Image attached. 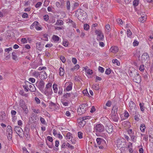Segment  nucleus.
<instances>
[{"instance_id": "obj_1", "label": "nucleus", "mask_w": 153, "mask_h": 153, "mask_svg": "<svg viewBox=\"0 0 153 153\" xmlns=\"http://www.w3.org/2000/svg\"><path fill=\"white\" fill-rule=\"evenodd\" d=\"M76 15L78 19L82 22L86 19L87 17L86 12L81 9H79L76 10Z\"/></svg>"}, {"instance_id": "obj_2", "label": "nucleus", "mask_w": 153, "mask_h": 153, "mask_svg": "<svg viewBox=\"0 0 153 153\" xmlns=\"http://www.w3.org/2000/svg\"><path fill=\"white\" fill-rule=\"evenodd\" d=\"M88 108V104H87L84 103L80 105L77 109L78 114L82 115L86 112Z\"/></svg>"}, {"instance_id": "obj_3", "label": "nucleus", "mask_w": 153, "mask_h": 153, "mask_svg": "<svg viewBox=\"0 0 153 153\" xmlns=\"http://www.w3.org/2000/svg\"><path fill=\"white\" fill-rule=\"evenodd\" d=\"M126 140L123 138L118 139L117 140V147L119 148H125L126 147Z\"/></svg>"}, {"instance_id": "obj_4", "label": "nucleus", "mask_w": 153, "mask_h": 153, "mask_svg": "<svg viewBox=\"0 0 153 153\" xmlns=\"http://www.w3.org/2000/svg\"><path fill=\"white\" fill-rule=\"evenodd\" d=\"M129 111L130 114L133 115L136 114L137 111V108L136 104L132 101L129 102Z\"/></svg>"}, {"instance_id": "obj_5", "label": "nucleus", "mask_w": 153, "mask_h": 153, "mask_svg": "<svg viewBox=\"0 0 153 153\" xmlns=\"http://www.w3.org/2000/svg\"><path fill=\"white\" fill-rule=\"evenodd\" d=\"M94 130L96 132L101 133L104 131V127L101 124H97L94 127Z\"/></svg>"}, {"instance_id": "obj_6", "label": "nucleus", "mask_w": 153, "mask_h": 153, "mask_svg": "<svg viewBox=\"0 0 153 153\" xmlns=\"http://www.w3.org/2000/svg\"><path fill=\"white\" fill-rule=\"evenodd\" d=\"M96 141L98 147L100 149H102L104 148V146L106 142L105 140L101 138H97Z\"/></svg>"}, {"instance_id": "obj_7", "label": "nucleus", "mask_w": 153, "mask_h": 153, "mask_svg": "<svg viewBox=\"0 0 153 153\" xmlns=\"http://www.w3.org/2000/svg\"><path fill=\"white\" fill-rule=\"evenodd\" d=\"M95 33L97 35V39L98 41H103L104 39V35L103 33L100 30H97L95 31Z\"/></svg>"}, {"instance_id": "obj_8", "label": "nucleus", "mask_w": 153, "mask_h": 153, "mask_svg": "<svg viewBox=\"0 0 153 153\" xmlns=\"http://www.w3.org/2000/svg\"><path fill=\"white\" fill-rule=\"evenodd\" d=\"M40 91L42 93L47 96L51 95L53 93L52 88H45L44 89H41Z\"/></svg>"}, {"instance_id": "obj_9", "label": "nucleus", "mask_w": 153, "mask_h": 153, "mask_svg": "<svg viewBox=\"0 0 153 153\" xmlns=\"http://www.w3.org/2000/svg\"><path fill=\"white\" fill-rule=\"evenodd\" d=\"M149 60V57L148 53H144L141 56V62L146 63Z\"/></svg>"}, {"instance_id": "obj_10", "label": "nucleus", "mask_w": 153, "mask_h": 153, "mask_svg": "<svg viewBox=\"0 0 153 153\" xmlns=\"http://www.w3.org/2000/svg\"><path fill=\"white\" fill-rule=\"evenodd\" d=\"M14 130L19 137H22V133L23 131L20 127L16 126L14 128Z\"/></svg>"}, {"instance_id": "obj_11", "label": "nucleus", "mask_w": 153, "mask_h": 153, "mask_svg": "<svg viewBox=\"0 0 153 153\" xmlns=\"http://www.w3.org/2000/svg\"><path fill=\"white\" fill-rule=\"evenodd\" d=\"M39 77L41 80L45 79L47 77L45 72L44 71L40 72V73H39Z\"/></svg>"}, {"instance_id": "obj_12", "label": "nucleus", "mask_w": 153, "mask_h": 153, "mask_svg": "<svg viewBox=\"0 0 153 153\" xmlns=\"http://www.w3.org/2000/svg\"><path fill=\"white\" fill-rule=\"evenodd\" d=\"M119 119L118 114H112L111 115V119L114 122H117Z\"/></svg>"}, {"instance_id": "obj_13", "label": "nucleus", "mask_w": 153, "mask_h": 153, "mask_svg": "<svg viewBox=\"0 0 153 153\" xmlns=\"http://www.w3.org/2000/svg\"><path fill=\"white\" fill-rule=\"evenodd\" d=\"M26 84L29 85V90L31 92H34L36 91V88L35 86L33 84L28 82H26Z\"/></svg>"}, {"instance_id": "obj_14", "label": "nucleus", "mask_w": 153, "mask_h": 153, "mask_svg": "<svg viewBox=\"0 0 153 153\" xmlns=\"http://www.w3.org/2000/svg\"><path fill=\"white\" fill-rule=\"evenodd\" d=\"M133 81L137 83H140L141 81V78L139 74L137 75L133 79Z\"/></svg>"}, {"instance_id": "obj_15", "label": "nucleus", "mask_w": 153, "mask_h": 153, "mask_svg": "<svg viewBox=\"0 0 153 153\" xmlns=\"http://www.w3.org/2000/svg\"><path fill=\"white\" fill-rule=\"evenodd\" d=\"M30 28L32 29L35 28L37 30H38V22L37 21L34 22L30 26Z\"/></svg>"}, {"instance_id": "obj_16", "label": "nucleus", "mask_w": 153, "mask_h": 153, "mask_svg": "<svg viewBox=\"0 0 153 153\" xmlns=\"http://www.w3.org/2000/svg\"><path fill=\"white\" fill-rule=\"evenodd\" d=\"M29 131V129L28 128H25L23 133L25 134V137L27 139L30 137Z\"/></svg>"}, {"instance_id": "obj_17", "label": "nucleus", "mask_w": 153, "mask_h": 153, "mask_svg": "<svg viewBox=\"0 0 153 153\" xmlns=\"http://www.w3.org/2000/svg\"><path fill=\"white\" fill-rule=\"evenodd\" d=\"M110 51L113 53H116L118 51V48L117 46H112L110 49Z\"/></svg>"}, {"instance_id": "obj_18", "label": "nucleus", "mask_w": 153, "mask_h": 153, "mask_svg": "<svg viewBox=\"0 0 153 153\" xmlns=\"http://www.w3.org/2000/svg\"><path fill=\"white\" fill-rule=\"evenodd\" d=\"M68 22L70 24V25H71L74 28H76V25L75 23L70 19L68 20Z\"/></svg>"}, {"instance_id": "obj_19", "label": "nucleus", "mask_w": 153, "mask_h": 153, "mask_svg": "<svg viewBox=\"0 0 153 153\" xmlns=\"http://www.w3.org/2000/svg\"><path fill=\"white\" fill-rule=\"evenodd\" d=\"M71 93H67L64 94L63 97L68 100H71Z\"/></svg>"}, {"instance_id": "obj_20", "label": "nucleus", "mask_w": 153, "mask_h": 153, "mask_svg": "<svg viewBox=\"0 0 153 153\" xmlns=\"http://www.w3.org/2000/svg\"><path fill=\"white\" fill-rule=\"evenodd\" d=\"M106 130L107 132L109 134L111 133L113 130L112 127L111 126H108L106 128Z\"/></svg>"}, {"instance_id": "obj_21", "label": "nucleus", "mask_w": 153, "mask_h": 153, "mask_svg": "<svg viewBox=\"0 0 153 153\" xmlns=\"http://www.w3.org/2000/svg\"><path fill=\"white\" fill-rule=\"evenodd\" d=\"M131 140L133 142H135L137 140V137L133 135V134H131L130 135Z\"/></svg>"}, {"instance_id": "obj_22", "label": "nucleus", "mask_w": 153, "mask_h": 153, "mask_svg": "<svg viewBox=\"0 0 153 153\" xmlns=\"http://www.w3.org/2000/svg\"><path fill=\"white\" fill-rule=\"evenodd\" d=\"M39 89L40 90V91L41 89H44L45 84L44 81L42 80L41 81L39 82Z\"/></svg>"}, {"instance_id": "obj_23", "label": "nucleus", "mask_w": 153, "mask_h": 153, "mask_svg": "<svg viewBox=\"0 0 153 153\" xmlns=\"http://www.w3.org/2000/svg\"><path fill=\"white\" fill-rule=\"evenodd\" d=\"M112 111H113V112H112V114H117L118 107L116 105H114L113 106L112 108Z\"/></svg>"}, {"instance_id": "obj_24", "label": "nucleus", "mask_w": 153, "mask_h": 153, "mask_svg": "<svg viewBox=\"0 0 153 153\" xmlns=\"http://www.w3.org/2000/svg\"><path fill=\"white\" fill-rule=\"evenodd\" d=\"M64 24L63 22L60 19H58L57 20L55 25L58 26H60Z\"/></svg>"}, {"instance_id": "obj_25", "label": "nucleus", "mask_w": 153, "mask_h": 153, "mask_svg": "<svg viewBox=\"0 0 153 153\" xmlns=\"http://www.w3.org/2000/svg\"><path fill=\"white\" fill-rule=\"evenodd\" d=\"M33 111L35 113L34 114H33V118L34 119H35V120H36V118H37L36 115H35V114H36L38 113V110L36 109H33Z\"/></svg>"}, {"instance_id": "obj_26", "label": "nucleus", "mask_w": 153, "mask_h": 153, "mask_svg": "<svg viewBox=\"0 0 153 153\" xmlns=\"http://www.w3.org/2000/svg\"><path fill=\"white\" fill-rule=\"evenodd\" d=\"M59 74L60 76H63L65 74V70L62 67H60L59 68Z\"/></svg>"}, {"instance_id": "obj_27", "label": "nucleus", "mask_w": 153, "mask_h": 153, "mask_svg": "<svg viewBox=\"0 0 153 153\" xmlns=\"http://www.w3.org/2000/svg\"><path fill=\"white\" fill-rule=\"evenodd\" d=\"M73 83L72 82H70L68 86L66 88V90L67 91H71L72 89Z\"/></svg>"}, {"instance_id": "obj_28", "label": "nucleus", "mask_w": 153, "mask_h": 153, "mask_svg": "<svg viewBox=\"0 0 153 153\" xmlns=\"http://www.w3.org/2000/svg\"><path fill=\"white\" fill-rule=\"evenodd\" d=\"M53 88L55 93H57L58 91L57 85L56 84H54L53 85Z\"/></svg>"}, {"instance_id": "obj_29", "label": "nucleus", "mask_w": 153, "mask_h": 153, "mask_svg": "<svg viewBox=\"0 0 153 153\" xmlns=\"http://www.w3.org/2000/svg\"><path fill=\"white\" fill-rule=\"evenodd\" d=\"M146 16H141V17L139 18L138 20L141 22H144L146 20Z\"/></svg>"}, {"instance_id": "obj_30", "label": "nucleus", "mask_w": 153, "mask_h": 153, "mask_svg": "<svg viewBox=\"0 0 153 153\" xmlns=\"http://www.w3.org/2000/svg\"><path fill=\"white\" fill-rule=\"evenodd\" d=\"M92 88L95 90H98L100 88L99 85L97 84H93L92 85Z\"/></svg>"}, {"instance_id": "obj_31", "label": "nucleus", "mask_w": 153, "mask_h": 153, "mask_svg": "<svg viewBox=\"0 0 153 153\" xmlns=\"http://www.w3.org/2000/svg\"><path fill=\"white\" fill-rule=\"evenodd\" d=\"M146 128V126L144 124H141L140 126V129L141 131L142 132H144L145 131V129Z\"/></svg>"}, {"instance_id": "obj_32", "label": "nucleus", "mask_w": 153, "mask_h": 153, "mask_svg": "<svg viewBox=\"0 0 153 153\" xmlns=\"http://www.w3.org/2000/svg\"><path fill=\"white\" fill-rule=\"evenodd\" d=\"M7 128V132H8V134L10 135V134H12L13 132L11 127L10 126H8Z\"/></svg>"}, {"instance_id": "obj_33", "label": "nucleus", "mask_w": 153, "mask_h": 153, "mask_svg": "<svg viewBox=\"0 0 153 153\" xmlns=\"http://www.w3.org/2000/svg\"><path fill=\"white\" fill-rule=\"evenodd\" d=\"M128 72L129 73V76L131 77L133 76V74H136V71L135 70L131 71L130 70L128 71Z\"/></svg>"}, {"instance_id": "obj_34", "label": "nucleus", "mask_w": 153, "mask_h": 153, "mask_svg": "<svg viewBox=\"0 0 153 153\" xmlns=\"http://www.w3.org/2000/svg\"><path fill=\"white\" fill-rule=\"evenodd\" d=\"M52 39L55 41L57 42L59 40V38L57 35H54L52 37Z\"/></svg>"}, {"instance_id": "obj_35", "label": "nucleus", "mask_w": 153, "mask_h": 153, "mask_svg": "<svg viewBox=\"0 0 153 153\" xmlns=\"http://www.w3.org/2000/svg\"><path fill=\"white\" fill-rule=\"evenodd\" d=\"M71 135H72V134L71 133H70L69 132H68V133L67 134L66 136V139H70L71 138V139L73 138V137Z\"/></svg>"}, {"instance_id": "obj_36", "label": "nucleus", "mask_w": 153, "mask_h": 153, "mask_svg": "<svg viewBox=\"0 0 153 153\" xmlns=\"http://www.w3.org/2000/svg\"><path fill=\"white\" fill-rule=\"evenodd\" d=\"M144 104L143 103H140L139 104L141 110L143 112L145 110V107H144Z\"/></svg>"}, {"instance_id": "obj_37", "label": "nucleus", "mask_w": 153, "mask_h": 153, "mask_svg": "<svg viewBox=\"0 0 153 153\" xmlns=\"http://www.w3.org/2000/svg\"><path fill=\"white\" fill-rule=\"evenodd\" d=\"M19 103L20 106L22 108L26 105L25 104V102L23 100H20L19 101Z\"/></svg>"}, {"instance_id": "obj_38", "label": "nucleus", "mask_w": 153, "mask_h": 153, "mask_svg": "<svg viewBox=\"0 0 153 153\" xmlns=\"http://www.w3.org/2000/svg\"><path fill=\"white\" fill-rule=\"evenodd\" d=\"M86 73L89 75H91L93 73V71L90 69L85 68Z\"/></svg>"}, {"instance_id": "obj_39", "label": "nucleus", "mask_w": 153, "mask_h": 153, "mask_svg": "<svg viewBox=\"0 0 153 153\" xmlns=\"http://www.w3.org/2000/svg\"><path fill=\"white\" fill-rule=\"evenodd\" d=\"M127 36L128 37L131 38V36L132 34V32L129 29H128L127 31Z\"/></svg>"}, {"instance_id": "obj_40", "label": "nucleus", "mask_w": 153, "mask_h": 153, "mask_svg": "<svg viewBox=\"0 0 153 153\" xmlns=\"http://www.w3.org/2000/svg\"><path fill=\"white\" fill-rule=\"evenodd\" d=\"M24 111L25 112V114H27L28 112V110L27 107L26 105L25 106L23 107L22 108Z\"/></svg>"}, {"instance_id": "obj_41", "label": "nucleus", "mask_w": 153, "mask_h": 153, "mask_svg": "<svg viewBox=\"0 0 153 153\" xmlns=\"http://www.w3.org/2000/svg\"><path fill=\"white\" fill-rule=\"evenodd\" d=\"M12 59L14 60H16L17 59V56L16 55V53L15 52H13L12 53Z\"/></svg>"}, {"instance_id": "obj_42", "label": "nucleus", "mask_w": 153, "mask_h": 153, "mask_svg": "<svg viewBox=\"0 0 153 153\" xmlns=\"http://www.w3.org/2000/svg\"><path fill=\"white\" fill-rule=\"evenodd\" d=\"M86 121L83 120L82 121V120L81 123L80 124V127H83L86 124Z\"/></svg>"}, {"instance_id": "obj_43", "label": "nucleus", "mask_w": 153, "mask_h": 153, "mask_svg": "<svg viewBox=\"0 0 153 153\" xmlns=\"http://www.w3.org/2000/svg\"><path fill=\"white\" fill-rule=\"evenodd\" d=\"M139 0H134L133 2V4L134 6H136L138 4Z\"/></svg>"}, {"instance_id": "obj_44", "label": "nucleus", "mask_w": 153, "mask_h": 153, "mask_svg": "<svg viewBox=\"0 0 153 153\" xmlns=\"http://www.w3.org/2000/svg\"><path fill=\"white\" fill-rule=\"evenodd\" d=\"M26 85L23 86V88L25 89V90L26 92H28V89L29 88H28V86L29 85H27L26 84V82H25Z\"/></svg>"}, {"instance_id": "obj_45", "label": "nucleus", "mask_w": 153, "mask_h": 153, "mask_svg": "<svg viewBox=\"0 0 153 153\" xmlns=\"http://www.w3.org/2000/svg\"><path fill=\"white\" fill-rule=\"evenodd\" d=\"M105 27L106 30H107L106 31L108 32H109L110 29V25L109 24H107L106 25Z\"/></svg>"}, {"instance_id": "obj_46", "label": "nucleus", "mask_w": 153, "mask_h": 153, "mask_svg": "<svg viewBox=\"0 0 153 153\" xmlns=\"http://www.w3.org/2000/svg\"><path fill=\"white\" fill-rule=\"evenodd\" d=\"M111 73V70L110 68L106 69L105 71V74L107 75H109Z\"/></svg>"}, {"instance_id": "obj_47", "label": "nucleus", "mask_w": 153, "mask_h": 153, "mask_svg": "<svg viewBox=\"0 0 153 153\" xmlns=\"http://www.w3.org/2000/svg\"><path fill=\"white\" fill-rule=\"evenodd\" d=\"M84 28L85 30H88L89 28V26L87 24H84Z\"/></svg>"}, {"instance_id": "obj_48", "label": "nucleus", "mask_w": 153, "mask_h": 153, "mask_svg": "<svg viewBox=\"0 0 153 153\" xmlns=\"http://www.w3.org/2000/svg\"><path fill=\"white\" fill-rule=\"evenodd\" d=\"M78 137L81 139L82 138V133L81 131H79L78 132Z\"/></svg>"}, {"instance_id": "obj_49", "label": "nucleus", "mask_w": 153, "mask_h": 153, "mask_svg": "<svg viewBox=\"0 0 153 153\" xmlns=\"http://www.w3.org/2000/svg\"><path fill=\"white\" fill-rule=\"evenodd\" d=\"M66 146L68 147V148L69 149H74V147L72 145H70L69 143H67L66 145Z\"/></svg>"}, {"instance_id": "obj_50", "label": "nucleus", "mask_w": 153, "mask_h": 153, "mask_svg": "<svg viewBox=\"0 0 153 153\" xmlns=\"http://www.w3.org/2000/svg\"><path fill=\"white\" fill-rule=\"evenodd\" d=\"M104 68L102 67L99 66L98 68L99 71L102 73L104 72Z\"/></svg>"}, {"instance_id": "obj_51", "label": "nucleus", "mask_w": 153, "mask_h": 153, "mask_svg": "<svg viewBox=\"0 0 153 153\" xmlns=\"http://www.w3.org/2000/svg\"><path fill=\"white\" fill-rule=\"evenodd\" d=\"M66 7L68 10H70V3L68 1L66 2Z\"/></svg>"}, {"instance_id": "obj_52", "label": "nucleus", "mask_w": 153, "mask_h": 153, "mask_svg": "<svg viewBox=\"0 0 153 153\" xmlns=\"http://www.w3.org/2000/svg\"><path fill=\"white\" fill-rule=\"evenodd\" d=\"M60 59L63 63H65L66 61L65 57L63 56H61L60 57Z\"/></svg>"}, {"instance_id": "obj_53", "label": "nucleus", "mask_w": 153, "mask_h": 153, "mask_svg": "<svg viewBox=\"0 0 153 153\" xmlns=\"http://www.w3.org/2000/svg\"><path fill=\"white\" fill-rule=\"evenodd\" d=\"M129 115L128 112L126 111H125L124 112V116L127 118L129 117Z\"/></svg>"}, {"instance_id": "obj_54", "label": "nucleus", "mask_w": 153, "mask_h": 153, "mask_svg": "<svg viewBox=\"0 0 153 153\" xmlns=\"http://www.w3.org/2000/svg\"><path fill=\"white\" fill-rule=\"evenodd\" d=\"M117 23L119 24L122 25L123 24V22L122 20L120 19H117Z\"/></svg>"}, {"instance_id": "obj_55", "label": "nucleus", "mask_w": 153, "mask_h": 153, "mask_svg": "<svg viewBox=\"0 0 153 153\" xmlns=\"http://www.w3.org/2000/svg\"><path fill=\"white\" fill-rule=\"evenodd\" d=\"M52 85V83H48L46 86L45 88H51Z\"/></svg>"}, {"instance_id": "obj_56", "label": "nucleus", "mask_w": 153, "mask_h": 153, "mask_svg": "<svg viewBox=\"0 0 153 153\" xmlns=\"http://www.w3.org/2000/svg\"><path fill=\"white\" fill-rule=\"evenodd\" d=\"M44 20L45 21H48L49 19V16L48 15H45L43 16Z\"/></svg>"}, {"instance_id": "obj_57", "label": "nucleus", "mask_w": 153, "mask_h": 153, "mask_svg": "<svg viewBox=\"0 0 153 153\" xmlns=\"http://www.w3.org/2000/svg\"><path fill=\"white\" fill-rule=\"evenodd\" d=\"M91 117L90 116H83L82 117V120H85L89 119Z\"/></svg>"}, {"instance_id": "obj_58", "label": "nucleus", "mask_w": 153, "mask_h": 153, "mask_svg": "<svg viewBox=\"0 0 153 153\" xmlns=\"http://www.w3.org/2000/svg\"><path fill=\"white\" fill-rule=\"evenodd\" d=\"M47 138L49 141L51 142H53V139L50 136H48V137H47Z\"/></svg>"}, {"instance_id": "obj_59", "label": "nucleus", "mask_w": 153, "mask_h": 153, "mask_svg": "<svg viewBox=\"0 0 153 153\" xmlns=\"http://www.w3.org/2000/svg\"><path fill=\"white\" fill-rule=\"evenodd\" d=\"M65 115L68 117H71V114L69 111H67L65 113Z\"/></svg>"}, {"instance_id": "obj_60", "label": "nucleus", "mask_w": 153, "mask_h": 153, "mask_svg": "<svg viewBox=\"0 0 153 153\" xmlns=\"http://www.w3.org/2000/svg\"><path fill=\"white\" fill-rule=\"evenodd\" d=\"M138 44L139 42L137 41L136 40H134L133 43V45L134 46H137L138 45Z\"/></svg>"}, {"instance_id": "obj_61", "label": "nucleus", "mask_w": 153, "mask_h": 153, "mask_svg": "<svg viewBox=\"0 0 153 153\" xmlns=\"http://www.w3.org/2000/svg\"><path fill=\"white\" fill-rule=\"evenodd\" d=\"M139 69L140 71H144V65H140Z\"/></svg>"}, {"instance_id": "obj_62", "label": "nucleus", "mask_w": 153, "mask_h": 153, "mask_svg": "<svg viewBox=\"0 0 153 153\" xmlns=\"http://www.w3.org/2000/svg\"><path fill=\"white\" fill-rule=\"evenodd\" d=\"M30 4V2L29 1H25L24 6H27Z\"/></svg>"}, {"instance_id": "obj_63", "label": "nucleus", "mask_w": 153, "mask_h": 153, "mask_svg": "<svg viewBox=\"0 0 153 153\" xmlns=\"http://www.w3.org/2000/svg\"><path fill=\"white\" fill-rule=\"evenodd\" d=\"M72 62L74 64H76L77 63V60L75 58H73L72 59Z\"/></svg>"}, {"instance_id": "obj_64", "label": "nucleus", "mask_w": 153, "mask_h": 153, "mask_svg": "<svg viewBox=\"0 0 153 153\" xmlns=\"http://www.w3.org/2000/svg\"><path fill=\"white\" fill-rule=\"evenodd\" d=\"M21 42L23 43H25L27 42V41L25 38H23L21 39Z\"/></svg>"}]
</instances>
